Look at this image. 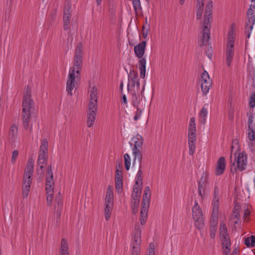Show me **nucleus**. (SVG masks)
Here are the masks:
<instances>
[{
    "label": "nucleus",
    "instance_id": "nucleus-1",
    "mask_svg": "<svg viewBox=\"0 0 255 255\" xmlns=\"http://www.w3.org/2000/svg\"><path fill=\"white\" fill-rule=\"evenodd\" d=\"M212 1H208L205 12L202 37L201 40H199L198 42L200 47L209 45V41L210 38V34L211 28L210 23V20L212 18Z\"/></svg>",
    "mask_w": 255,
    "mask_h": 255
},
{
    "label": "nucleus",
    "instance_id": "nucleus-2",
    "mask_svg": "<svg viewBox=\"0 0 255 255\" xmlns=\"http://www.w3.org/2000/svg\"><path fill=\"white\" fill-rule=\"evenodd\" d=\"M33 104V101L31 99V90L27 86L22 101L23 126L25 129H27L29 125L31 111Z\"/></svg>",
    "mask_w": 255,
    "mask_h": 255
},
{
    "label": "nucleus",
    "instance_id": "nucleus-3",
    "mask_svg": "<svg viewBox=\"0 0 255 255\" xmlns=\"http://www.w3.org/2000/svg\"><path fill=\"white\" fill-rule=\"evenodd\" d=\"M146 45V42L145 41H142L134 47L135 55L139 59L138 61L139 70L140 71V78L142 79L145 78L146 73V60L143 57L145 52Z\"/></svg>",
    "mask_w": 255,
    "mask_h": 255
},
{
    "label": "nucleus",
    "instance_id": "nucleus-4",
    "mask_svg": "<svg viewBox=\"0 0 255 255\" xmlns=\"http://www.w3.org/2000/svg\"><path fill=\"white\" fill-rule=\"evenodd\" d=\"M231 167V172L232 174L237 172V169L240 171L246 170L247 165V154L245 152H240L238 156L235 154L234 161H232V155L230 156Z\"/></svg>",
    "mask_w": 255,
    "mask_h": 255
},
{
    "label": "nucleus",
    "instance_id": "nucleus-5",
    "mask_svg": "<svg viewBox=\"0 0 255 255\" xmlns=\"http://www.w3.org/2000/svg\"><path fill=\"white\" fill-rule=\"evenodd\" d=\"M83 59L74 58L73 60V66L70 68L68 80L67 82L66 91L68 95L72 96V90L74 89L75 85V77L74 76V69H82Z\"/></svg>",
    "mask_w": 255,
    "mask_h": 255
},
{
    "label": "nucleus",
    "instance_id": "nucleus-6",
    "mask_svg": "<svg viewBox=\"0 0 255 255\" xmlns=\"http://www.w3.org/2000/svg\"><path fill=\"white\" fill-rule=\"evenodd\" d=\"M131 140L134 143L132 150L133 155V164L134 165L142 162V154L140 150L142 148L143 139L141 135L137 134L132 138Z\"/></svg>",
    "mask_w": 255,
    "mask_h": 255
},
{
    "label": "nucleus",
    "instance_id": "nucleus-7",
    "mask_svg": "<svg viewBox=\"0 0 255 255\" xmlns=\"http://www.w3.org/2000/svg\"><path fill=\"white\" fill-rule=\"evenodd\" d=\"M203 216L202 211L197 202L195 201L194 206L192 208V217L195 226L199 230L202 229L204 225Z\"/></svg>",
    "mask_w": 255,
    "mask_h": 255
},
{
    "label": "nucleus",
    "instance_id": "nucleus-8",
    "mask_svg": "<svg viewBox=\"0 0 255 255\" xmlns=\"http://www.w3.org/2000/svg\"><path fill=\"white\" fill-rule=\"evenodd\" d=\"M141 233V231L139 227L135 226V231L131 239L132 251L131 255H139L140 248Z\"/></svg>",
    "mask_w": 255,
    "mask_h": 255
},
{
    "label": "nucleus",
    "instance_id": "nucleus-9",
    "mask_svg": "<svg viewBox=\"0 0 255 255\" xmlns=\"http://www.w3.org/2000/svg\"><path fill=\"white\" fill-rule=\"evenodd\" d=\"M71 16V4L70 2H67L65 3L63 8V29L65 30H67L69 28Z\"/></svg>",
    "mask_w": 255,
    "mask_h": 255
},
{
    "label": "nucleus",
    "instance_id": "nucleus-10",
    "mask_svg": "<svg viewBox=\"0 0 255 255\" xmlns=\"http://www.w3.org/2000/svg\"><path fill=\"white\" fill-rule=\"evenodd\" d=\"M122 167L121 164L117 165L115 174V184L117 191L121 193L123 190V173L120 168Z\"/></svg>",
    "mask_w": 255,
    "mask_h": 255
},
{
    "label": "nucleus",
    "instance_id": "nucleus-11",
    "mask_svg": "<svg viewBox=\"0 0 255 255\" xmlns=\"http://www.w3.org/2000/svg\"><path fill=\"white\" fill-rule=\"evenodd\" d=\"M234 52V41L229 37L226 49V62L228 66H230Z\"/></svg>",
    "mask_w": 255,
    "mask_h": 255
},
{
    "label": "nucleus",
    "instance_id": "nucleus-12",
    "mask_svg": "<svg viewBox=\"0 0 255 255\" xmlns=\"http://www.w3.org/2000/svg\"><path fill=\"white\" fill-rule=\"evenodd\" d=\"M34 171V161L31 158L28 159L26 166L24 172L23 179H27L32 180L31 177Z\"/></svg>",
    "mask_w": 255,
    "mask_h": 255
},
{
    "label": "nucleus",
    "instance_id": "nucleus-13",
    "mask_svg": "<svg viewBox=\"0 0 255 255\" xmlns=\"http://www.w3.org/2000/svg\"><path fill=\"white\" fill-rule=\"evenodd\" d=\"M128 91L130 92L131 88L135 87V84L138 82V74L137 72L134 71L133 70H130L128 76Z\"/></svg>",
    "mask_w": 255,
    "mask_h": 255
},
{
    "label": "nucleus",
    "instance_id": "nucleus-14",
    "mask_svg": "<svg viewBox=\"0 0 255 255\" xmlns=\"http://www.w3.org/2000/svg\"><path fill=\"white\" fill-rule=\"evenodd\" d=\"M226 168V160L224 157L221 156L218 159L216 165L215 175L219 176L223 174Z\"/></svg>",
    "mask_w": 255,
    "mask_h": 255
},
{
    "label": "nucleus",
    "instance_id": "nucleus-15",
    "mask_svg": "<svg viewBox=\"0 0 255 255\" xmlns=\"http://www.w3.org/2000/svg\"><path fill=\"white\" fill-rule=\"evenodd\" d=\"M87 125L88 127H91L93 126L97 111V108L88 107Z\"/></svg>",
    "mask_w": 255,
    "mask_h": 255
},
{
    "label": "nucleus",
    "instance_id": "nucleus-16",
    "mask_svg": "<svg viewBox=\"0 0 255 255\" xmlns=\"http://www.w3.org/2000/svg\"><path fill=\"white\" fill-rule=\"evenodd\" d=\"M255 23V18L252 16H248V20L246 21L245 33L246 38L249 39L250 37L251 31Z\"/></svg>",
    "mask_w": 255,
    "mask_h": 255
},
{
    "label": "nucleus",
    "instance_id": "nucleus-17",
    "mask_svg": "<svg viewBox=\"0 0 255 255\" xmlns=\"http://www.w3.org/2000/svg\"><path fill=\"white\" fill-rule=\"evenodd\" d=\"M97 90L95 87L92 88L90 93V101L88 107L97 108Z\"/></svg>",
    "mask_w": 255,
    "mask_h": 255
},
{
    "label": "nucleus",
    "instance_id": "nucleus-18",
    "mask_svg": "<svg viewBox=\"0 0 255 255\" xmlns=\"http://www.w3.org/2000/svg\"><path fill=\"white\" fill-rule=\"evenodd\" d=\"M32 180L25 179H23L22 186V196L23 198H27L30 191V188Z\"/></svg>",
    "mask_w": 255,
    "mask_h": 255
},
{
    "label": "nucleus",
    "instance_id": "nucleus-19",
    "mask_svg": "<svg viewBox=\"0 0 255 255\" xmlns=\"http://www.w3.org/2000/svg\"><path fill=\"white\" fill-rule=\"evenodd\" d=\"M248 137L250 140L249 146L251 150L255 151V130L251 129L248 133Z\"/></svg>",
    "mask_w": 255,
    "mask_h": 255
},
{
    "label": "nucleus",
    "instance_id": "nucleus-20",
    "mask_svg": "<svg viewBox=\"0 0 255 255\" xmlns=\"http://www.w3.org/2000/svg\"><path fill=\"white\" fill-rule=\"evenodd\" d=\"M132 166L134 167H139V170L137 172V173L136 176V180L135 184L136 185H140L142 186V172L141 170L142 165L141 162H140L139 164H135L133 165L132 164Z\"/></svg>",
    "mask_w": 255,
    "mask_h": 255
},
{
    "label": "nucleus",
    "instance_id": "nucleus-21",
    "mask_svg": "<svg viewBox=\"0 0 255 255\" xmlns=\"http://www.w3.org/2000/svg\"><path fill=\"white\" fill-rule=\"evenodd\" d=\"M17 130L18 128L14 124L12 125L10 128L8 132V137L11 140L12 142H14L17 137Z\"/></svg>",
    "mask_w": 255,
    "mask_h": 255
},
{
    "label": "nucleus",
    "instance_id": "nucleus-22",
    "mask_svg": "<svg viewBox=\"0 0 255 255\" xmlns=\"http://www.w3.org/2000/svg\"><path fill=\"white\" fill-rule=\"evenodd\" d=\"M208 104H205L199 114L200 118V122L202 124H205L206 123V117L208 114L207 108Z\"/></svg>",
    "mask_w": 255,
    "mask_h": 255
},
{
    "label": "nucleus",
    "instance_id": "nucleus-23",
    "mask_svg": "<svg viewBox=\"0 0 255 255\" xmlns=\"http://www.w3.org/2000/svg\"><path fill=\"white\" fill-rule=\"evenodd\" d=\"M59 255H69V248L67 241L62 239L61 242V250Z\"/></svg>",
    "mask_w": 255,
    "mask_h": 255
},
{
    "label": "nucleus",
    "instance_id": "nucleus-24",
    "mask_svg": "<svg viewBox=\"0 0 255 255\" xmlns=\"http://www.w3.org/2000/svg\"><path fill=\"white\" fill-rule=\"evenodd\" d=\"M83 45L82 42H79L77 45L74 54V58L83 59Z\"/></svg>",
    "mask_w": 255,
    "mask_h": 255
},
{
    "label": "nucleus",
    "instance_id": "nucleus-25",
    "mask_svg": "<svg viewBox=\"0 0 255 255\" xmlns=\"http://www.w3.org/2000/svg\"><path fill=\"white\" fill-rule=\"evenodd\" d=\"M131 94V101L132 105L133 107L137 108L140 103L139 97L136 93V91L134 90H130L129 92Z\"/></svg>",
    "mask_w": 255,
    "mask_h": 255
},
{
    "label": "nucleus",
    "instance_id": "nucleus-26",
    "mask_svg": "<svg viewBox=\"0 0 255 255\" xmlns=\"http://www.w3.org/2000/svg\"><path fill=\"white\" fill-rule=\"evenodd\" d=\"M196 7L197 10L196 12V18L197 19H201L203 13V10L204 7V1H197Z\"/></svg>",
    "mask_w": 255,
    "mask_h": 255
},
{
    "label": "nucleus",
    "instance_id": "nucleus-27",
    "mask_svg": "<svg viewBox=\"0 0 255 255\" xmlns=\"http://www.w3.org/2000/svg\"><path fill=\"white\" fill-rule=\"evenodd\" d=\"M212 86V81L208 80V82L201 83V90L203 95H206L208 93L209 89Z\"/></svg>",
    "mask_w": 255,
    "mask_h": 255
},
{
    "label": "nucleus",
    "instance_id": "nucleus-28",
    "mask_svg": "<svg viewBox=\"0 0 255 255\" xmlns=\"http://www.w3.org/2000/svg\"><path fill=\"white\" fill-rule=\"evenodd\" d=\"M239 209L240 206L239 205H236L233 209V213L231 217L232 220L237 219V221L234 222L235 224H237L238 221L240 219Z\"/></svg>",
    "mask_w": 255,
    "mask_h": 255
},
{
    "label": "nucleus",
    "instance_id": "nucleus-29",
    "mask_svg": "<svg viewBox=\"0 0 255 255\" xmlns=\"http://www.w3.org/2000/svg\"><path fill=\"white\" fill-rule=\"evenodd\" d=\"M150 204V199L143 198L141 201V210L144 213H147Z\"/></svg>",
    "mask_w": 255,
    "mask_h": 255
},
{
    "label": "nucleus",
    "instance_id": "nucleus-30",
    "mask_svg": "<svg viewBox=\"0 0 255 255\" xmlns=\"http://www.w3.org/2000/svg\"><path fill=\"white\" fill-rule=\"evenodd\" d=\"M104 209V215L106 221H108L111 215V213L113 209V206H109L108 205H105Z\"/></svg>",
    "mask_w": 255,
    "mask_h": 255
},
{
    "label": "nucleus",
    "instance_id": "nucleus-31",
    "mask_svg": "<svg viewBox=\"0 0 255 255\" xmlns=\"http://www.w3.org/2000/svg\"><path fill=\"white\" fill-rule=\"evenodd\" d=\"M222 241V247L223 249H229L231 246L230 236L224 237L221 239Z\"/></svg>",
    "mask_w": 255,
    "mask_h": 255
},
{
    "label": "nucleus",
    "instance_id": "nucleus-32",
    "mask_svg": "<svg viewBox=\"0 0 255 255\" xmlns=\"http://www.w3.org/2000/svg\"><path fill=\"white\" fill-rule=\"evenodd\" d=\"M57 10L56 8L52 9L47 17V20L50 23H52L55 20L57 15Z\"/></svg>",
    "mask_w": 255,
    "mask_h": 255
},
{
    "label": "nucleus",
    "instance_id": "nucleus-33",
    "mask_svg": "<svg viewBox=\"0 0 255 255\" xmlns=\"http://www.w3.org/2000/svg\"><path fill=\"white\" fill-rule=\"evenodd\" d=\"M47 164V160L46 159H39L38 160V166L40 168V169L41 170V172H39V169L38 168H37V171L38 174H43L44 173V165H46Z\"/></svg>",
    "mask_w": 255,
    "mask_h": 255
},
{
    "label": "nucleus",
    "instance_id": "nucleus-34",
    "mask_svg": "<svg viewBox=\"0 0 255 255\" xmlns=\"http://www.w3.org/2000/svg\"><path fill=\"white\" fill-rule=\"evenodd\" d=\"M132 5L136 14L141 10V6L140 0H132Z\"/></svg>",
    "mask_w": 255,
    "mask_h": 255
},
{
    "label": "nucleus",
    "instance_id": "nucleus-35",
    "mask_svg": "<svg viewBox=\"0 0 255 255\" xmlns=\"http://www.w3.org/2000/svg\"><path fill=\"white\" fill-rule=\"evenodd\" d=\"M149 24L147 23V18L144 19V24L142 26V33L143 37L145 38L147 37L148 32Z\"/></svg>",
    "mask_w": 255,
    "mask_h": 255
},
{
    "label": "nucleus",
    "instance_id": "nucleus-36",
    "mask_svg": "<svg viewBox=\"0 0 255 255\" xmlns=\"http://www.w3.org/2000/svg\"><path fill=\"white\" fill-rule=\"evenodd\" d=\"M206 186V185L198 184V191L201 198H203L205 194Z\"/></svg>",
    "mask_w": 255,
    "mask_h": 255
},
{
    "label": "nucleus",
    "instance_id": "nucleus-37",
    "mask_svg": "<svg viewBox=\"0 0 255 255\" xmlns=\"http://www.w3.org/2000/svg\"><path fill=\"white\" fill-rule=\"evenodd\" d=\"M213 204V211H212V215L215 216V217L218 216V209L219 206V201H212Z\"/></svg>",
    "mask_w": 255,
    "mask_h": 255
},
{
    "label": "nucleus",
    "instance_id": "nucleus-38",
    "mask_svg": "<svg viewBox=\"0 0 255 255\" xmlns=\"http://www.w3.org/2000/svg\"><path fill=\"white\" fill-rule=\"evenodd\" d=\"M124 161L125 168L127 170H128L130 166V157L128 154L126 153L124 155Z\"/></svg>",
    "mask_w": 255,
    "mask_h": 255
},
{
    "label": "nucleus",
    "instance_id": "nucleus-39",
    "mask_svg": "<svg viewBox=\"0 0 255 255\" xmlns=\"http://www.w3.org/2000/svg\"><path fill=\"white\" fill-rule=\"evenodd\" d=\"M196 131L195 118L194 117H191L190 120V123L188 127V131Z\"/></svg>",
    "mask_w": 255,
    "mask_h": 255
},
{
    "label": "nucleus",
    "instance_id": "nucleus-40",
    "mask_svg": "<svg viewBox=\"0 0 255 255\" xmlns=\"http://www.w3.org/2000/svg\"><path fill=\"white\" fill-rule=\"evenodd\" d=\"M208 180V174L207 172L203 173V175L201 176L200 179L198 182V184L207 185Z\"/></svg>",
    "mask_w": 255,
    "mask_h": 255
},
{
    "label": "nucleus",
    "instance_id": "nucleus-41",
    "mask_svg": "<svg viewBox=\"0 0 255 255\" xmlns=\"http://www.w3.org/2000/svg\"><path fill=\"white\" fill-rule=\"evenodd\" d=\"M55 202L57 204V208H62L63 203H62V197L60 192H59L56 196Z\"/></svg>",
    "mask_w": 255,
    "mask_h": 255
},
{
    "label": "nucleus",
    "instance_id": "nucleus-42",
    "mask_svg": "<svg viewBox=\"0 0 255 255\" xmlns=\"http://www.w3.org/2000/svg\"><path fill=\"white\" fill-rule=\"evenodd\" d=\"M46 179H48L51 180V179H53V174L51 164L49 165L47 167Z\"/></svg>",
    "mask_w": 255,
    "mask_h": 255
},
{
    "label": "nucleus",
    "instance_id": "nucleus-43",
    "mask_svg": "<svg viewBox=\"0 0 255 255\" xmlns=\"http://www.w3.org/2000/svg\"><path fill=\"white\" fill-rule=\"evenodd\" d=\"M247 116L248 117V128L249 130H251V129H253L252 125L253 122L254 116L252 112H250L247 113Z\"/></svg>",
    "mask_w": 255,
    "mask_h": 255
},
{
    "label": "nucleus",
    "instance_id": "nucleus-44",
    "mask_svg": "<svg viewBox=\"0 0 255 255\" xmlns=\"http://www.w3.org/2000/svg\"><path fill=\"white\" fill-rule=\"evenodd\" d=\"M188 142H196V131H188Z\"/></svg>",
    "mask_w": 255,
    "mask_h": 255
},
{
    "label": "nucleus",
    "instance_id": "nucleus-45",
    "mask_svg": "<svg viewBox=\"0 0 255 255\" xmlns=\"http://www.w3.org/2000/svg\"><path fill=\"white\" fill-rule=\"evenodd\" d=\"M142 186L140 185L134 184L133 187V191L132 194L135 195H140L141 193Z\"/></svg>",
    "mask_w": 255,
    "mask_h": 255
},
{
    "label": "nucleus",
    "instance_id": "nucleus-46",
    "mask_svg": "<svg viewBox=\"0 0 255 255\" xmlns=\"http://www.w3.org/2000/svg\"><path fill=\"white\" fill-rule=\"evenodd\" d=\"M48 142L46 138H44L41 141V144L40 146V150L48 151Z\"/></svg>",
    "mask_w": 255,
    "mask_h": 255
},
{
    "label": "nucleus",
    "instance_id": "nucleus-47",
    "mask_svg": "<svg viewBox=\"0 0 255 255\" xmlns=\"http://www.w3.org/2000/svg\"><path fill=\"white\" fill-rule=\"evenodd\" d=\"M201 83L202 82H208V80H211L210 78L209 75L208 73V72L204 70V72L202 73V75H201Z\"/></svg>",
    "mask_w": 255,
    "mask_h": 255
},
{
    "label": "nucleus",
    "instance_id": "nucleus-48",
    "mask_svg": "<svg viewBox=\"0 0 255 255\" xmlns=\"http://www.w3.org/2000/svg\"><path fill=\"white\" fill-rule=\"evenodd\" d=\"M139 204V203H138V201H132L131 208L133 214H135L138 212Z\"/></svg>",
    "mask_w": 255,
    "mask_h": 255
},
{
    "label": "nucleus",
    "instance_id": "nucleus-49",
    "mask_svg": "<svg viewBox=\"0 0 255 255\" xmlns=\"http://www.w3.org/2000/svg\"><path fill=\"white\" fill-rule=\"evenodd\" d=\"M252 16L255 18V5H251L250 7L248 9L247 11V16Z\"/></svg>",
    "mask_w": 255,
    "mask_h": 255
},
{
    "label": "nucleus",
    "instance_id": "nucleus-50",
    "mask_svg": "<svg viewBox=\"0 0 255 255\" xmlns=\"http://www.w3.org/2000/svg\"><path fill=\"white\" fill-rule=\"evenodd\" d=\"M214 192L213 201H219V190L217 186H215Z\"/></svg>",
    "mask_w": 255,
    "mask_h": 255
},
{
    "label": "nucleus",
    "instance_id": "nucleus-51",
    "mask_svg": "<svg viewBox=\"0 0 255 255\" xmlns=\"http://www.w3.org/2000/svg\"><path fill=\"white\" fill-rule=\"evenodd\" d=\"M195 142H188L189 151V154L192 155L194 154L195 150Z\"/></svg>",
    "mask_w": 255,
    "mask_h": 255
},
{
    "label": "nucleus",
    "instance_id": "nucleus-52",
    "mask_svg": "<svg viewBox=\"0 0 255 255\" xmlns=\"http://www.w3.org/2000/svg\"><path fill=\"white\" fill-rule=\"evenodd\" d=\"M150 190L148 186L145 187L144 189V194L143 195V198L150 199Z\"/></svg>",
    "mask_w": 255,
    "mask_h": 255
},
{
    "label": "nucleus",
    "instance_id": "nucleus-53",
    "mask_svg": "<svg viewBox=\"0 0 255 255\" xmlns=\"http://www.w3.org/2000/svg\"><path fill=\"white\" fill-rule=\"evenodd\" d=\"M214 216L212 215V218L210 220V228L217 229V217H215V219L213 218Z\"/></svg>",
    "mask_w": 255,
    "mask_h": 255
},
{
    "label": "nucleus",
    "instance_id": "nucleus-54",
    "mask_svg": "<svg viewBox=\"0 0 255 255\" xmlns=\"http://www.w3.org/2000/svg\"><path fill=\"white\" fill-rule=\"evenodd\" d=\"M249 106L252 108L255 107V93L252 94L250 98Z\"/></svg>",
    "mask_w": 255,
    "mask_h": 255
},
{
    "label": "nucleus",
    "instance_id": "nucleus-55",
    "mask_svg": "<svg viewBox=\"0 0 255 255\" xmlns=\"http://www.w3.org/2000/svg\"><path fill=\"white\" fill-rule=\"evenodd\" d=\"M19 155V151L17 150H14L12 153L11 156V162L12 164H14L17 157Z\"/></svg>",
    "mask_w": 255,
    "mask_h": 255
},
{
    "label": "nucleus",
    "instance_id": "nucleus-56",
    "mask_svg": "<svg viewBox=\"0 0 255 255\" xmlns=\"http://www.w3.org/2000/svg\"><path fill=\"white\" fill-rule=\"evenodd\" d=\"M219 231H220V233L225 234L226 233L228 232V230H227L226 225L224 223H221L220 224Z\"/></svg>",
    "mask_w": 255,
    "mask_h": 255
},
{
    "label": "nucleus",
    "instance_id": "nucleus-57",
    "mask_svg": "<svg viewBox=\"0 0 255 255\" xmlns=\"http://www.w3.org/2000/svg\"><path fill=\"white\" fill-rule=\"evenodd\" d=\"M137 111L136 112L135 115L133 117V119L135 121L138 120L141 117L142 110H140L138 107L136 108Z\"/></svg>",
    "mask_w": 255,
    "mask_h": 255
},
{
    "label": "nucleus",
    "instance_id": "nucleus-58",
    "mask_svg": "<svg viewBox=\"0 0 255 255\" xmlns=\"http://www.w3.org/2000/svg\"><path fill=\"white\" fill-rule=\"evenodd\" d=\"M217 229L210 228V237L212 239H215Z\"/></svg>",
    "mask_w": 255,
    "mask_h": 255
},
{
    "label": "nucleus",
    "instance_id": "nucleus-59",
    "mask_svg": "<svg viewBox=\"0 0 255 255\" xmlns=\"http://www.w3.org/2000/svg\"><path fill=\"white\" fill-rule=\"evenodd\" d=\"M149 253L152 254V255H154V246L153 243H151L149 246Z\"/></svg>",
    "mask_w": 255,
    "mask_h": 255
},
{
    "label": "nucleus",
    "instance_id": "nucleus-60",
    "mask_svg": "<svg viewBox=\"0 0 255 255\" xmlns=\"http://www.w3.org/2000/svg\"><path fill=\"white\" fill-rule=\"evenodd\" d=\"M105 205H108L109 206H113V199L105 198Z\"/></svg>",
    "mask_w": 255,
    "mask_h": 255
},
{
    "label": "nucleus",
    "instance_id": "nucleus-61",
    "mask_svg": "<svg viewBox=\"0 0 255 255\" xmlns=\"http://www.w3.org/2000/svg\"><path fill=\"white\" fill-rule=\"evenodd\" d=\"M62 208H60V207L57 208V211H56V222H58L60 220V217L61 214V212Z\"/></svg>",
    "mask_w": 255,
    "mask_h": 255
},
{
    "label": "nucleus",
    "instance_id": "nucleus-62",
    "mask_svg": "<svg viewBox=\"0 0 255 255\" xmlns=\"http://www.w3.org/2000/svg\"><path fill=\"white\" fill-rule=\"evenodd\" d=\"M131 197L134 200L133 201H138V203L140 202V195H135V194H132Z\"/></svg>",
    "mask_w": 255,
    "mask_h": 255
},
{
    "label": "nucleus",
    "instance_id": "nucleus-63",
    "mask_svg": "<svg viewBox=\"0 0 255 255\" xmlns=\"http://www.w3.org/2000/svg\"><path fill=\"white\" fill-rule=\"evenodd\" d=\"M54 184L53 179H51V180L48 179H46L45 186H53Z\"/></svg>",
    "mask_w": 255,
    "mask_h": 255
},
{
    "label": "nucleus",
    "instance_id": "nucleus-64",
    "mask_svg": "<svg viewBox=\"0 0 255 255\" xmlns=\"http://www.w3.org/2000/svg\"><path fill=\"white\" fill-rule=\"evenodd\" d=\"M250 239L251 241V247H253L255 246V236L254 235H252L250 237Z\"/></svg>",
    "mask_w": 255,
    "mask_h": 255
}]
</instances>
